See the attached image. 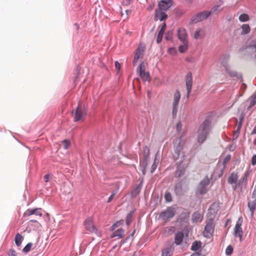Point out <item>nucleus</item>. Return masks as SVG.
Segmentation results:
<instances>
[{
	"mask_svg": "<svg viewBox=\"0 0 256 256\" xmlns=\"http://www.w3.org/2000/svg\"><path fill=\"white\" fill-rule=\"evenodd\" d=\"M210 129V121L205 120L200 126L198 131V142L202 144L206 139Z\"/></svg>",
	"mask_w": 256,
	"mask_h": 256,
	"instance_id": "obj_1",
	"label": "nucleus"
},
{
	"mask_svg": "<svg viewBox=\"0 0 256 256\" xmlns=\"http://www.w3.org/2000/svg\"><path fill=\"white\" fill-rule=\"evenodd\" d=\"M87 114L86 108L84 104H79L72 111V116L74 122H83Z\"/></svg>",
	"mask_w": 256,
	"mask_h": 256,
	"instance_id": "obj_2",
	"label": "nucleus"
},
{
	"mask_svg": "<svg viewBox=\"0 0 256 256\" xmlns=\"http://www.w3.org/2000/svg\"><path fill=\"white\" fill-rule=\"evenodd\" d=\"M250 172L247 170L242 177L240 180H238L236 184L233 186L232 189L234 190H239L240 192H242L246 189L248 177L250 175Z\"/></svg>",
	"mask_w": 256,
	"mask_h": 256,
	"instance_id": "obj_3",
	"label": "nucleus"
},
{
	"mask_svg": "<svg viewBox=\"0 0 256 256\" xmlns=\"http://www.w3.org/2000/svg\"><path fill=\"white\" fill-rule=\"evenodd\" d=\"M84 225L85 228L90 232L96 233L98 236H102L101 232L96 228L93 224V218L92 217L88 218L84 222Z\"/></svg>",
	"mask_w": 256,
	"mask_h": 256,
	"instance_id": "obj_4",
	"label": "nucleus"
},
{
	"mask_svg": "<svg viewBox=\"0 0 256 256\" xmlns=\"http://www.w3.org/2000/svg\"><path fill=\"white\" fill-rule=\"evenodd\" d=\"M214 220L210 218L207 220L204 230L203 231V234L204 237L210 238L214 232Z\"/></svg>",
	"mask_w": 256,
	"mask_h": 256,
	"instance_id": "obj_5",
	"label": "nucleus"
},
{
	"mask_svg": "<svg viewBox=\"0 0 256 256\" xmlns=\"http://www.w3.org/2000/svg\"><path fill=\"white\" fill-rule=\"evenodd\" d=\"M176 214V210L172 206L168 207L164 211L160 214V218L162 220L166 221L173 218Z\"/></svg>",
	"mask_w": 256,
	"mask_h": 256,
	"instance_id": "obj_6",
	"label": "nucleus"
},
{
	"mask_svg": "<svg viewBox=\"0 0 256 256\" xmlns=\"http://www.w3.org/2000/svg\"><path fill=\"white\" fill-rule=\"evenodd\" d=\"M210 14L211 12L203 11L192 16L191 21L194 23L198 22L207 18Z\"/></svg>",
	"mask_w": 256,
	"mask_h": 256,
	"instance_id": "obj_7",
	"label": "nucleus"
},
{
	"mask_svg": "<svg viewBox=\"0 0 256 256\" xmlns=\"http://www.w3.org/2000/svg\"><path fill=\"white\" fill-rule=\"evenodd\" d=\"M242 217L238 218L237 220L234 228V235L235 237H238L240 238V241L242 240V236L243 234V231L242 228Z\"/></svg>",
	"mask_w": 256,
	"mask_h": 256,
	"instance_id": "obj_8",
	"label": "nucleus"
},
{
	"mask_svg": "<svg viewBox=\"0 0 256 256\" xmlns=\"http://www.w3.org/2000/svg\"><path fill=\"white\" fill-rule=\"evenodd\" d=\"M186 140L182 138V136L176 138L174 139L173 146L174 150L178 154L183 149Z\"/></svg>",
	"mask_w": 256,
	"mask_h": 256,
	"instance_id": "obj_9",
	"label": "nucleus"
},
{
	"mask_svg": "<svg viewBox=\"0 0 256 256\" xmlns=\"http://www.w3.org/2000/svg\"><path fill=\"white\" fill-rule=\"evenodd\" d=\"M248 207L251 212L252 216H253L256 208V190L253 191L251 198L248 200Z\"/></svg>",
	"mask_w": 256,
	"mask_h": 256,
	"instance_id": "obj_10",
	"label": "nucleus"
},
{
	"mask_svg": "<svg viewBox=\"0 0 256 256\" xmlns=\"http://www.w3.org/2000/svg\"><path fill=\"white\" fill-rule=\"evenodd\" d=\"M180 98V92L176 90L174 94V101L172 102V114L174 116H176L178 110V104Z\"/></svg>",
	"mask_w": 256,
	"mask_h": 256,
	"instance_id": "obj_11",
	"label": "nucleus"
},
{
	"mask_svg": "<svg viewBox=\"0 0 256 256\" xmlns=\"http://www.w3.org/2000/svg\"><path fill=\"white\" fill-rule=\"evenodd\" d=\"M186 84L187 90V98H188L192 86V76L191 72H188L186 76Z\"/></svg>",
	"mask_w": 256,
	"mask_h": 256,
	"instance_id": "obj_12",
	"label": "nucleus"
},
{
	"mask_svg": "<svg viewBox=\"0 0 256 256\" xmlns=\"http://www.w3.org/2000/svg\"><path fill=\"white\" fill-rule=\"evenodd\" d=\"M210 184V180L208 177L205 178L200 184L198 190L200 194H204L207 191V186Z\"/></svg>",
	"mask_w": 256,
	"mask_h": 256,
	"instance_id": "obj_13",
	"label": "nucleus"
},
{
	"mask_svg": "<svg viewBox=\"0 0 256 256\" xmlns=\"http://www.w3.org/2000/svg\"><path fill=\"white\" fill-rule=\"evenodd\" d=\"M139 74L140 78L144 81H150V78L149 73L145 72V67L143 63H141L138 66Z\"/></svg>",
	"mask_w": 256,
	"mask_h": 256,
	"instance_id": "obj_14",
	"label": "nucleus"
},
{
	"mask_svg": "<svg viewBox=\"0 0 256 256\" xmlns=\"http://www.w3.org/2000/svg\"><path fill=\"white\" fill-rule=\"evenodd\" d=\"M172 5V0H162L158 3L159 9L164 11L168 10Z\"/></svg>",
	"mask_w": 256,
	"mask_h": 256,
	"instance_id": "obj_15",
	"label": "nucleus"
},
{
	"mask_svg": "<svg viewBox=\"0 0 256 256\" xmlns=\"http://www.w3.org/2000/svg\"><path fill=\"white\" fill-rule=\"evenodd\" d=\"M144 48L143 46H139L138 47V48L135 54H134V62H133L134 64H136L138 62V60L140 58H142V57L144 55Z\"/></svg>",
	"mask_w": 256,
	"mask_h": 256,
	"instance_id": "obj_16",
	"label": "nucleus"
},
{
	"mask_svg": "<svg viewBox=\"0 0 256 256\" xmlns=\"http://www.w3.org/2000/svg\"><path fill=\"white\" fill-rule=\"evenodd\" d=\"M178 36L180 42H188L186 30L184 28H180L178 30Z\"/></svg>",
	"mask_w": 256,
	"mask_h": 256,
	"instance_id": "obj_17",
	"label": "nucleus"
},
{
	"mask_svg": "<svg viewBox=\"0 0 256 256\" xmlns=\"http://www.w3.org/2000/svg\"><path fill=\"white\" fill-rule=\"evenodd\" d=\"M165 11L161 10L159 8H156L155 10V20H160L162 21L167 18V15L166 14Z\"/></svg>",
	"mask_w": 256,
	"mask_h": 256,
	"instance_id": "obj_18",
	"label": "nucleus"
},
{
	"mask_svg": "<svg viewBox=\"0 0 256 256\" xmlns=\"http://www.w3.org/2000/svg\"><path fill=\"white\" fill-rule=\"evenodd\" d=\"M238 180V174L234 172H232L228 178V182L232 186V188H233V186L236 184Z\"/></svg>",
	"mask_w": 256,
	"mask_h": 256,
	"instance_id": "obj_19",
	"label": "nucleus"
},
{
	"mask_svg": "<svg viewBox=\"0 0 256 256\" xmlns=\"http://www.w3.org/2000/svg\"><path fill=\"white\" fill-rule=\"evenodd\" d=\"M205 36V32L204 28H198L196 30L194 34V38L196 40L202 38Z\"/></svg>",
	"mask_w": 256,
	"mask_h": 256,
	"instance_id": "obj_20",
	"label": "nucleus"
},
{
	"mask_svg": "<svg viewBox=\"0 0 256 256\" xmlns=\"http://www.w3.org/2000/svg\"><path fill=\"white\" fill-rule=\"evenodd\" d=\"M25 214L27 216H30L32 214H35V215L38 216H42L41 209L38 208H34V209H32V210L28 209L26 211Z\"/></svg>",
	"mask_w": 256,
	"mask_h": 256,
	"instance_id": "obj_21",
	"label": "nucleus"
},
{
	"mask_svg": "<svg viewBox=\"0 0 256 256\" xmlns=\"http://www.w3.org/2000/svg\"><path fill=\"white\" fill-rule=\"evenodd\" d=\"M173 245V244H170L168 247L164 248L162 250V256H170L172 254L174 248Z\"/></svg>",
	"mask_w": 256,
	"mask_h": 256,
	"instance_id": "obj_22",
	"label": "nucleus"
},
{
	"mask_svg": "<svg viewBox=\"0 0 256 256\" xmlns=\"http://www.w3.org/2000/svg\"><path fill=\"white\" fill-rule=\"evenodd\" d=\"M184 235L182 232H177L174 236V244L176 245H180L183 241Z\"/></svg>",
	"mask_w": 256,
	"mask_h": 256,
	"instance_id": "obj_23",
	"label": "nucleus"
},
{
	"mask_svg": "<svg viewBox=\"0 0 256 256\" xmlns=\"http://www.w3.org/2000/svg\"><path fill=\"white\" fill-rule=\"evenodd\" d=\"M166 28V23H164L161 27L160 30V31L158 32V35L157 36L156 42L158 44H160L162 42L163 34L165 31Z\"/></svg>",
	"mask_w": 256,
	"mask_h": 256,
	"instance_id": "obj_24",
	"label": "nucleus"
},
{
	"mask_svg": "<svg viewBox=\"0 0 256 256\" xmlns=\"http://www.w3.org/2000/svg\"><path fill=\"white\" fill-rule=\"evenodd\" d=\"M124 230L119 228L113 232L112 234L111 235V238L118 237V238H121L124 236Z\"/></svg>",
	"mask_w": 256,
	"mask_h": 256,
	"instance_id": "obj_25",
	"label": "nucleus"
},
{
	"mask_svg": "<svg viewBox=\"0 0 256 256\" xmlns=\"http://www.w3.org/2000/svg\"><path fill=\"white\" fill-rule=\"evenodd\" d=\"M225 71L230 76L232 77L237 76V72L228 65L224 66Z\"/></svg>",
	"mask_w": 256,
	"mask_h": 256,
	"instance_id": "obj_26",
	"label": "nucleus"
},
{
	"mask_svg": "<svg viewBox=\"0 0 256 256\" xmlns=\"http://www.w3.org/2000/svg\"><path fill=\"white\" fill-rule=\"evenodd\" d=\"M182 44L178 46V50L180 52H185L188 48V42H181Z\"/></svg>",
	"mask_w": 256,
	"mask_h": 256,
	"instance_id": "obj_27",
	"label": "nucleus"
},
{
	"mask_svg": "<svg viewBox=\"0 0 256 256\" xmlns=\"http://www.w3.org/2000/svg\"><path fill=\"white\" fill-rule=\"evenodd\" d=\"M242 31V34H246L250 32V28L248 24H244L241 26Z\"/></svg>",
	"mask_w": 256,
	"mask_h": 256,
	"instance_id": "obj_28",
	"label": "nucleus"
},
{
	"mask_svg": "<svg viewBox=\"0 0 256 256\" xmlns=\"http://www.w3.org/2000/svg\"><path fill=\"white\" fill-rule=\"evenodd\" d=\"M202 216L198 212H195L192 215V221L193 222H196L199 220H201Z\"/></svg>",
	"mask_w": 256,
	"mask_h": 256,
	"instance_id": "obj_29",
	"label": "nucleus"
},
{
	"mask_svg": "<svg viewBox=\"0 0 256 256\" xmlns=\"http://www.w3.org/2000/svg\"><path fill=\"white\" fill-rule=\"evenodd\" d=\"M202 246V242L200 241H194L191 246V250L193 251L198 250Z\"/></svg>",
	"mask_w": 256,
	"mask_h": 256,
	"instance_id": "obj_30",
	"label": "nucleus"
},
{
	"mask_svg": "<svg viewBox=\"0 0 256 256\" xmlns=\"http://www.w3.org/2000/svg\"><path fill=\"white\" fill-rule=\"evenodd\" d=\"M23 237L19 233H18L16 236H15V238H14V241H15V243H16V244L18 246H19L21 244H22V242L23 240Z\"/></svg>",
	"mask_w": 256,
	"mask_h": 256,
	"instance_id": "obj_31",
	"label": "nucleus"
},
{
	"mask_svg": "<svg viewBox=\"0 0 256 256\" xmlns=\"http://www.w3.org/2000/svg\"><path fill=\"white\" fill-rule=\"evenodd\" d=\"M250 104L248 106V108H252L256 104V92L250 98Z\"/></svg>",
	"mask_w": 256,
	"mask_h": 256,
	"instance_id": "obj_32",
	"label": "nucleus"
},
{
	"mask_svg": "<svg viewBox=\"0 0 256 256\" xmlns=\"http://www.w3.org/2000/svg\"><path fill=\"white\" fill-rule=\"evenodd\" d=\"M242 118L240 120L239 124L237 126L236 130L234 131V137H235V138H237L239 135L240 130L241 128L242 125Z\"/></svg>",
	"mask_w": 256,
	"mask_h": 256,
	"instance_id": "obj_33",
	"label": "nucleus"
},
{
	"mask_svg": "<svg viewBox=\"0 0 256 256\" xmlns=\"http://www.w3.org/2000/svg\"><path fill=\"white\" fill-rule=\"evenodd\" d=\"M174 191L176 194L178 195H180L182 194V186L181 182H178L176 184Z\"/></svg>",
	"mask_w": 256,
	"mask_h": 256,
	"instance_id": "obj_34",
	"label": "nucleus"
},
{
	"mask_svg": "<svg viewBox=\"0 0 256 256\" xmlns=\"http://www.w3.org/2000/svg\"><path fill=\"white\" fill-rule=\"evenodd\" d=\"M239 20L242 22H247L249 20V16L246 14H242L239 16Z\"/></svg>",
	"mask_w": 256,
	"mask_h": 256,
	"instance_id": "obj_35",
	"label": "nucleus"
},
{
	"mask_svg": "<svg viewBox=\"0 0 256 256\" xmlns=\"http://www.w3.org/2000/svg\"><path fill=\"white\" fill-rule=\"evenodd\" d=\"M132 215L133 212H131L130 213H128L126 216V223L128 226L130 225V224L132 222Z\"/></svg>",
	"mask_w": 256,
	"mask_h": 256,
	"instance_id": "obj_36",
	"label": "nucleus"
},
{
	"mask_svg": "<svg viewBox=\"0 0 256 256\" xmlns=\"http://www.w3.org/2000/svg\"><path fill=\"white\" fill-rule=\"evenodd\" d=\"M32 244L30 242V243H28L26 246L25 247L23 248V252H26V253H27L32 248Z\"/></svg>",
	"mask_w": 256,
	"mask_h": 256,
	"instance_id": "obj_37",
	"label": "nucleus"
},
{
	"mask_svg": "<svg viewBox=\"0 0 256 256\" xmlns=\"http://www.w3.org/2000/svg\"><path fill=\"white\" fill-rule=\"evenodd\" d=\"M164 198L167 202H170L172 200V195L169 192H166V193Z\"/></svg>",
	"mask_w": 256,
	"mask_h": 256,
	"instance_id": "obj_38",
	"label": "nucleus"
},
{
	"mask_svg": "<svg viewBox=\"0 0 256 256\" xmlns=\"http://www.w3.org/2000/svg\"><path fill=\"white\" fill-rule=\"evenodd\" d=\"M233 252V248L231 246H228L226 250V254L227 255H230Z\"/></svg>",
	"mask_w": 256,
	"mask_h": 256,
	"instance_id": "obj_39",
	"label": "nucleus"
},
{
	"mask_svg": "<svg viewBox=\"0 0 256 256\" xmlns=\"http://www.w3.org/2000/svg\"><path fill=\"white\" fill-rule=\"evenodd\" d=\"M220 6L218 5L214 6L210 12H211V13L214 12L216 11L220 12L222 10V9L219 8Z\"/></svg>",
	"mask_w": 256,
	"mask_h": 256,
	"instance_id": "obj_40",
	"label": "nucleus"
},
{
	"mask_svg": "<svg viewBox=\"0 0 256 256\" xmlns=\"http://www.w3.org/2000/svg\"><path fill=\"white\" fill-rule=\"evenodd\" d=\"M62 144L64 149H67L70 144V142L66 140H63Z\"/></svg>",
	"mask_w": 256,
	"mask_h": 256,
	"instance_id": "obj_41",
	"label": "nucleus"
},
{
	"mask_svg": "<svg viewBox=\"0 0 256 256\" xmlns=\"http://www.w3.org/2000/svg\"><path fill=\"white\" fill-rule=\"evenodd\" d=\"M176 129L178 132H180V131L182 130V124L180 122L177 124L176 126Z\"/></svg>",
	"mask_w": 256,
	"mask_h": 256,
	"instance_id": "obj_42",
	"label": "nucleus"
},
{
	"mask_svg": "<svg viewBox=\"0 0 256 256\" xmlns=\"http://www.w3.org/2000/svg\"><path fill=\"white\" fill-rule=\"evenodd\" d=\"M122 221L118 222L114 224L112 226V230H114V229L118 226V225L122 224Z\"/></svg>",
	"mask_w": 256,
	"mask_h": 256,
	"instance_id": "obj_43",
	"label": "nucleus"
},
{
	"mask_svg": "<svg viewBox=\"0 0 256 256\" xmlns=\"http://www.w3.org/2000/svg\"><path fill=\"white\" fill-rule=\"evenodd\" d=\"M230 159V156L228 155L225 157L223 162V164L225 166L227 162H228Z\"/></svg>",
	"mask_w": 256,
	"mask_h": 256,
	"instance_id": "obj_44",
	"label": "nucleus"
},
{
	"mask_svg": "<svg viewBox=\"0 0 256 256\" xmlns=\"http://www.w3.org/2000/svg\"><path fill=\"white\" fill-rule=\"evenodd\" d=\"M251 164L252 166H255L256 164V154L252 156L251 160Z\"/></svg>",
	"mask_w": 256,
	"mask_h": 256,
	"instance_id": "obj_45",
	"label": "nucleus"
},
{
	"mask_svg": "<svg viewBox=\"0 0 256 256\" xmlns=\"http://www.w3.org/2000/svg\"><path fill=\"white\" fill-rule=\"evenodd\" d=\"M183 174V170H178L176 172V176L177 177H180Z\"/></svg>",
	"mask_w": 256,
	"mask_h": 256,
	"instance_id": "obj_46",
	"label": "nucleus"
},
{
	"mask_svg": "<svg viewBox=\"0 0 256 256\" xmlns=\"http://www.w3.org/2000/svg\"><path fill=\"white\" fill-rule=\"evenodd\" d=\"M115 194H116V193L115 192H113L111 194V196L109 197V198H108L107 202H108V203L110 202L114 198Z\"/></svg>",
	"mask_w": 256,
	"mask_h": 256,
	"instance_id": "obj_47",
	"label": "nucleus"
},
{
	"mask_svg": "<svg viewBox=\"0 0 256 256\" xmlns=\"http://www.w3.org/2000/svg\"><path fill=\"white\" fill-rule=\"evenodd\" d=\"M130 2H131V0H124L122 4L124 5L127 6V5L130 4Z\"/></svg>",
	"mask_w": 256,
	"mask_h": 256,
	"instance_id": "obj_48",
	"label": "nucleus"
},
{
	"mask_svg": "<svg viewBox=\"0 0 256 256\" xmlns=\"http://www.w3.org/2000/svg\"><path fill=\"white\" fill-rule=\"evenodd\" d=\"M115 66L118 70H119L120 68V64L118 62L116 61L115 62Z\"/></svg>",
	"mask_w": 256,
	"mask_h": 256,
	"instance_id": "obj_49",
	"label": "nucleus"
},
{
	"mask_svg": "<svg viewBox=\"0 0 256 256\" xmlns=\"http://www.w3.org/2000/svg\"><path fill=\"white\" fill-rule=\"evenodd\" d=\"M250 47L254 49L255 52H256V40L252 42V45L250 46Z\"/></svg>",
	"mask_w": 256,
	"mask_h": 256,
	"instance_id": "obj_50",
	"label": "nucleus"
},
{
	"mask_svg": "<svg viewBox=\"0 0 256 256\" xmlns=\"http://www.w3.org/2000/svg\"><path fill=\"white\" fill-rule=\"evenodd\" d=\"M50 178V174L45 175L44 176V181L46 182H48L49 181Z\"/></svg>",
	"mask_w": 256,
	"mask_h": 256,
	"instance_id": "obj_51",
	"label": "nucleus"
},
{
	"mask_svg": "<svg viewBox=\"0 0 256 256\" xmlns=\"http://www.w3.org/2000/svg\"><path fill=\"white\" fill-rule=\"evenodd\" d=\"M156 168V165L154 164L151 168V172L152 173Z\"/></svg>",
	"mask_w": 256,
	"mask_h": 256,
	"instance_id": "obj_52",
	"label": "nucleus"
},
{
	"mask_svg": "<svg viewBox=\"0 0 256 256\" xmlns=\"http://www.w3.org/2000/svg\"><path fill=\"white\" fill-rule=\"evenodd\" d=\"M175 49L174 48H170L168 49V52L170 54H172V52H175Z\"/></svg>",
	"mask_w": 256,
	"mask_h": 256,
	"instance_id": "obj_53",
	"label": "nucleus"
},
{
	"mask_svg": "<svg viewBox=\"0 0 256 256\" xmlns=\"http://www.w3.org/2000/svg\"><path fill=\"white\" fill-rule=\"evenodd\" d=\"M170 34H172V33ZM166 38L167 40H170L172 38L171 35H170V36H166Z\"/></svg>",
	"mask_w": 256,
	"mask_h": 256,
	"instance_id": "obj_54",
	"label": "nucleus"
},
{
	"mask_svg": "<svg viewBox=\"0 0 256 256\" xmlns=\"http://www.w3.org/2000/svg\"><path fill=\"white\" fill-rule=\"evenodd\" d=\"M252 134H256V126L252 130Z\"/></svg>",
	"mask_w": 256,
	"mask_h": 256,
	"instance_id": "obj_55",
	"label": "nucleus"
},
{
	"mask_svg": "<svg viewBox=\"0 0 256 256\" xmlns=\"http://www.w3.org/2000/svg\"><path fill=\"white\" fill-rule=\"evenodd\" d=\"M170 230L172 231V232H174L175 230L174 228V226H172L170 227Z\"/></svg>",
	"mask_w": 256,
	"mask_h": 256,
	"instance_id": "obj_56",
	"label": "nucleus"
},
{
	"mask_svg": "<svg viewBox=\"0 0 256 256\" xmlns=\"http://www.w3.org/2000/svg\"><path fill=\"white\" fill-rule=\"evenodd\" d=\"M126 14H127V15H128V14H130V10H126Z\"/></svg>",
	"mask_w": 256,
	"mask_h": 256,
	"instance_id": "obj_57",
	"label": "nucleus"
},
{
	"mask_svg": "<svg viewBox=\"0 0 256 256\" xmlns=\"http://www.w3.org/2000/svg\"><path fill=\"white\" fill-rule=\"evenodd\" d=\"M30 222H36L37 220H30Z\"/></svg>",
	"mask_w": 256,
	"mask_h": 256,
	"instance_id": "obj_58",
	"label": "nucleus"
},
{
	"mask_svg": "<svg viewBox=\"0 0 256 256\" xmlns=\"http://www.w3.org/2000/svg\"><path fill=\"white\" fill-rule=\"evenodd\" d=\"M143 174H144V170H143Z\"/></svg>",
	"mask_w": 256,
	"mask_h": 256,
	"instance_id": "obj_59",
	"label": "nucleus"
},
{
	"mask_svg": "<svg viewBox=\"0 0 256 256\" xmlns=\"http://www.w3.org/2000/svg\"><path fill=\"white\" fill-rule=\"evenodd\" d=\"M146 149H147V150H148V148H147V147H146Z\"/></svg>",
	"mask_w": 256,
	"mask_h": 256,
	"instance_id": "obj_60",
	"label": "nucleus"
}]
</instances>
